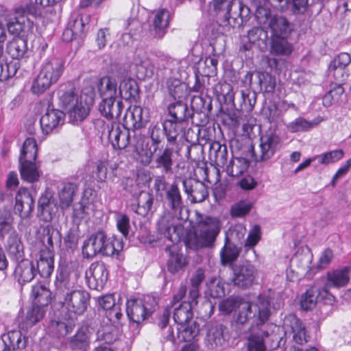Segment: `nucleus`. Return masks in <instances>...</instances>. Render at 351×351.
I'll use <instances>...</instances> for the list:
<instances>
[{
  "label": "nucleus",
  "instance_id": "f257e3e1",
  "mask_svg": "<svg viewBox=\"0 0 351 351\" xmlns=\"http://www.w3.org/2000/svg\"><path fill=\"white\" fill-rule=\"evenodd\" d=\"M237 310V323L243 324L251 319L252 326H261L269 320L271 315L270 300L263 295H259L252 302L242 300Z\"/></svg>",
  "mask_w": 351,
  "mask_h": 351
},
{
  "label": "nucleus",
  "instance_id": "f03ea898",
  "mask_svg": "<svg viewBox=\"0 0 351 351\" xmlns=\"http://www.w3.org/2000/svg\"><path fill=\"white\" fill-rule=\"evenodd\" d=\"M221 227V221L216 217L202 218L197 222L193 233L189 236V244L195 250L213 247Z\"/></svg>",
  "mask_w": 351,
  "mask_h": 351
},
{
  "label": "nucleus",
  "instance_id": "7ed1b4c3",
  "mask_svg": "<svg viewBox=\"0 0 351 351\" xmlns=\"http://www.w3.org/2000/svg\"><path fill=\"white\" fill-rule=\"evenodd\" d=\"M123 249L122 242L118 239H108L102 231L91 234L84 242L82 254L84 257L93 258L97 254L110 256L118 254Z\"/></svg>",
  "mask_w": 351,
  "mask_h": 351
},
{
  "label": "nucleus",
  "instance_id": "20e7f679",
  "mask_svg": "<svg viewBox=\"0 0 351 351\" xmlns=\"http://www.w3.org/2000/svg\"><path fill=\"white\" fill-rule=\"evenodd\" d=\"M64 64L62 60L53 58L45 62L37 77L32 82L31 92L40 95L56 84L62 75Z\"/></svg>",
  "mask_w": 351,
  "mask_h": 351
},
{
  "label": "nucleus",
  "instance_id": "39448f33",
  "mask_svg": "<svg viewBox=\"0 0 351 351\" xmlns=\"http://www.w3.org/2000/svg\"><path fill=\"white\" fill-rule=\"evenodd\" d=\"M259 25H265L271 30V36H289L292 31L291 23L283 16L271 15L266 8H260L255 12Z\"/></svg>",
  "mask_w": 351,
  "mask_h": 351
},
{
  "label": "nucleus",
  "instance_id": "423d86ee",
  "mask_svg": "<svg viewBox=\"0 0 351 351\" xmlns=\"http://www.w3.org/2000/svg\"><path fill=\"white\" fill-rule=\"evenodd\" d=\"M108 138L114 149H123L132 147V151L138 155L139 140L141 137L135 136L130 139V131L124 126L118 124H111L106 126Z\"/></svg>",
  "mask_w": 351,
  "mask_h": 351
},
{
  "label": "nucleus",
  "instance_id": "0eeeda50",
  "mask_svg": "<svg viewBox=\"0 0 351 351\" xmlns=\"http://www.w3.org/2000/svg\"><path fill=\"white\" fill-rule=\"evenodd\" d=\"M156 304L150 296L130 299L126 303V313L130 321L140 324L154 311Z\"/></svg>",
  "mask_w": 351,
  "mask_h": 351
},
{
  "label": "nucleus",
  "instance_id": "6e6552de",
  "mask_svg": "<svg viewBox=\"0 0 351 351\" xmlns=\"http://www.w3.org/2000/svg\"><path fill=\"white\" fill-rule=\"evenodd\" d=\"M7 28L14 38H28L33 32L34 23L27 17L25 9L21 8L16 10L14 16L7 23Z\"/></svg>",
  "mask_w": 351,
  "mask_h": 351
},
{
  "label": "nucleus",
  "instance_id": "1a4fd4ad",
  "mask_svg": "<svg viewBox=\"0 0 351 351\" xmlns=\"http://www.w3.org/2000/svg\"><path fill=\"white\" fill-rule=\"evenodd\" d=\"M282 139L274 130L269 129L260 137V154L257 161H265L272 158L281 148Z\"/></svg>",
  "mask_w": 351,
  "mask_h": 351
},
{
  "label": "nucleus",
  "instance_id": "9d476101",
  "mask_svg": "<svg viewBox=\"0 0 351 351\" xmlns=\"http://www.w3.org/2000/svg\"><path fill=\"white\" fill-rule=\"evenodd\" d=\"M148 134L151 138V146L149 152H140L138 150V160L143 165H148L153 160L154 155L160 149L165 136L162 125L158 124L151 125L148 130Z\"/></svg>",
  "mask_w": 351,
  "mask_h": 351
},
{
  "label": "nucleus",
  "instance_id": "9b49d317",
  "mask_svg": "<svg viewBox=\"0 0 351 351\" xmlns=\"http://www.w3.org/2000/svg\"><path fill=\"white\" fill-rule=\"evenodd\" d=\"M256 274V267L249 262L235 265L232 267L231 282L235 286L246 289L253 285Z\"/></svg>",
  "mask_w": 351,
  "mask_h": 351
},
{
  "label": "nucleus",
  "instance_id": "f8f14e48",
  "mask_svg": "<svg viewBox=\"0 0 351 351\" xmlns=\"http://www.w3.org/2000/svg\"><path fill=\"white\" fill-rule=\"evenodd\" d=\"M177 178L181 180L184 191L191 203L202 202L208 197V187L204 182L179 176Z\"/></svg>",
  "mask_w": 351,
  "mask_h": 351
},
{
  "label": "nucleus",
  "instance_id": "ddd939ff",
  "mask_svg": "<svg viewBox=\"0 0 351 351\" xmlns=\"http://www.w3.org/2000/svg\"><path fill=\"white\" fill-rule=\"evenodd\" d=\"M85 278L90 289H102L108 278V271L104 263H91L86 271Z\"/></svg>",
  "mask_w": 351,
  "mask_h": 351
},
{
  "label": "nucleus",
  "instance_id": "4468645a",
  "mask_svg": "<svg viewBox=\"0 0 351 351\" xmlns=\"http://www.w3.org/2000/svg\"><path fill=\"white\" fill-rule=\"evenodd\" d=\"M90 301L89 293L82 289H75L63 298V304L69 311L76 315H82Z\"/></svg>",
  "mask_w": 351,
  "mask_h": 351
},
{
  "label": "nucleus",
  "instance_id": "2eb2a0df",
  "mask_svg": "<svg viewBox=\"0 0 351 351\" xmlns=\"http://www.w3.org/2000/svg\"><path fill=\"white\" fill-rule=\"evenodd\" d=\"M328 69L332 72L335 78L340 82L348 79L351 74V56L346 52H342L335 56L328 66Z\"/></svg>",
  "mask_w": 351,
  "mask_h": 351
},
{
  "label": "nucleus",
  "instance_id": "dca6fc26",
  "mask_svg": "<svg viewBox=\"0 0 351 351\" xmlns=\"http://www.w3.org/2000/svg\"><path fill=\"white\" fill-rule=\"evenodd\" d=\"M65 114L62 110L49 107L40 119L42 132L49 134L58 130L64 123Z\"/></svg>",
  "mask_w": 351,
  "mask_h": 351
},
{
  "label": "nucleus",
  "instance_id": "f3484780",
  "mask_svg": "<svg viewBox=\"0 0 351 351\" xmlns=\"http://www.w3.org/2000/svg\"><path fill=\"white\" fill-rule=\"evenodd\" d=\"M235 0H213V7L215 10L225 11L223 14V25H229L232 28L239 27L243 22L241 19V13L245 10L248 12L247 8L241 5V3L239 4V9L240 10V18H234L230 16V11L232 5L234 3Z\"/></svg>",
  "mask_w": 351,
  "mask_h": 351
},
{
  "label": "nucleus",
  "instance_id": "a211bd4d",
  "mask_svg": "<svg viewBox=\"0 0 351 351\" xmlns=\"http://www.w3.org/2000/svg\"><path fill=\"white\" fill-rule=\"evenodd\" d=\"M34 207V199L25 187H21L15 196L14 211L21 218H28L32 214Z\"/></svg>",
  "mask_w": 351,
  "mask_h": 351
},
{
  "label": "nucleus",
  "instance_id": "6ab92c4d",
  "mask_svg": "<svg viewBox=\"0 0 351 351\" xmlns=\"http://www.w3.org/2000/svg\"><path fill=\"white\" fill-rule=\"evenodd\" d=\"M177 330V336L175 337L173 330L169 327L165 338L173 343L191 341L198 335L199 328V324L196 322H193L191 324L189 322L186 324L178 325Z\"/></svg>",
  "mask_w": 351,
  "mask_h": 351
},
{
  "label": "nucleus",
  "instance_id": "aec40b11",
  "mask_svg": "<svg viewBox=\"0 0 351 351\" xmlns=\"http://www.w3.org/2000/svg\"><path fill=\"white\" fill-rule=\"evenodd\" d=\"M154 201L153 194L142 191L133 195L130 204V208L135 213L145 217L151 211Z\"/></svg>",
  "mask_w": 351,
  "mask_h": 351
},
{
  "label": "nucleus",
  "instance_id": "412c9836",
  "mask_svg": "<svg viewBox=\"0 0 351 351\" xmlns=\"http://www.w3.org/2000/svg\"><path fill=\"white\" fill-rule=\"evenodd\" d=\"M283 326L286 330L290 329L295 343L302 345L308 341V337L306 335V328L294 314H289L285 317Z\"/></svg>",
  "mask_w": 351,
  "mask_h": 351
},
{
  "label": "nucleus",
  "instance_id": "4be33fe9",
  "mask_svg": "<svg viewBox=\"0 0 351 351\" xmlns=\"http://www.w3.org/2000/svg\"><path fill=\"white\" fill-rule=\"evenodd\" d=\"M350 280V269L345 267L342 269L330 271L326 275V282L323 291L328 293L331 288H341L347 285Z\"/></svg>",
  "mask_w": 351,
  "mask_h": 351
},
{
  "label": "nucleus",
  "instance_id": "5701e85b",
  "mask_svg": "<svg viewBox=\"0 0 351 351\" xmlns=\"http://www.w3.org/2000/svg\"><path fill=\"white\" fill-rule=\"evenodd\" d=\"M54 285L55 294L59 298L63 299L75 289L73 282L70 280L69 272L63 268L58 269Z\"/></svg>",
  "mask_w": 351,
  "mask_h": 351
},
{
  "label": "nucleus",
  "instance_id": "b1692460",
  "mask_svg": "<svg viewBox=\"0 0 351 351\" xmlns=\"http://www.w3.org/2000/svg\"><path fill=\"white\" fill-rule=\"evenodd\" d=\"M132 66L139 80L151 77L154 73V64L145 53H139L134 57Z\"/></svg>",
  "mask_w": 351,
  "mask_h": 351
},
{
  "label": "nucleus",
  "instance_id": "393cba45",
  "mask_svg": "<svg viewBox=\"0 0 351 351\" xmlns=\"http://www.w3.org/2000/svg\"><path fill=\"white\" fill-rule=\"evenodd\" d=\"M159 152L156 153L154 158V162L155 167L160 169L162 173L168 174L172 171V167L173 164V148L169 145L163 149H158Z\"/></svg>",
  "mask_w": 351,
  "mask_h": 351
},
{
  "label": "nucleus",
  "instance_id": "a878e982",
  "mask_svg": "<svg viewBox=\"0 0 351 351\" xmlns=\"http://www.w3.org/2000/svg\"><path fill=\"white\" fill-rule=\"evenodd\" d=\"M189 301H184L179 304L178 306H174L173 311V318L174 322L178 325L186 324L189 323L193 317V308L197 304L193 302L192 299Z\"/></svg>",
  "mask_w": 351,
  "mask_h": 351
},
{
  "label": "nucleus",
  "instance_id": "bb28decb",
  "mask_svg": "<svg viewBox=\"0 0 351 351\" xmlns=\"http://www.w3.org/2000/svg\"><path fill=\"white\" fill-rule=\"evenodd\" d=\"M36 274L35 265L29 259L21 258L17 264L14 276L19 284L23 285L31 282Z\"/></svg>",
  "mask_w": 351,
  "mask_h": 351
},
{
  "label": "nucleus",
  "instance_id": "cd10ccee",
  "mask_svg": "<svg viewBox=\"0 0 351 351\" xmlns=\"http://www.w3.org/2000/svg\"><path fill=\"white\" fill-rule=\"evenodd\" d=\"M168 111L171 117L170 120L186 124L189 119H191L194 123L195 114L191 112L186 104L180 101L170 104L168 106Z\"/></svg>",
  "mask_w": 351,
  "mask_h": 351
},
{
  "label": "nucleus",
  "instance_id": "c85d7f7f",
  "mask_svg": "<svg viewBox=\"0 0 351 351\" xmlns=\"http://www.w3.org/2000/svg\"><path fill=\"white\" fill-rule=\"evenodd\" d=\"M123 109V102L117 100V98H102V101L99 106L101 114L108 119L119 118Z\"/></svg>",
  "mask_w": 351,
  "mask_h": 351
},
{
  "label": "nucleus",
  "instance_id": "c756f323",
  "mask_svg": "<svg viewBox=\"0 0 351 351\" xmlns=\"http://www.w3.org/2000/svg\"><path fill=\"white\" fill-rule=\"evenodd\" d=\"M41 242L43 246L40 251L54 254V245L60 242V233L52 226L47 225L43 228Z\"/></svg>",
  "mask_w": 351,
  "mask_h": 351
},
{
  "label": "nucleus",
  "instance_id": "7c9ffc66",
  "mask_svg": "<svg viewBox=\"0 0 351 351\" xmlns=\"http://www.w3.org/2000/svg\"><path fill=\"white\" fill-rule=\"evenodd\" d=\"M241 246L235 244L230 241L228 236H226L224 245L220 250V261L222 265L226 266L232 264L237 261L239 256Z\"/></svg>",
  "mask_w": 351,
  "mask_h": 351
},
{
  "label": "nucleus",
  "instance_id": "2f4dec72",
  "mask_svg": "<svg viewBox=\"0 0 351 351\" xmlns=\"http://www.w3.org/2000/svg\"><path fill=\"white\" fill-rule=\"evenodd\" d=\"M6 235L5 249L9 254L16 261L22 258L24 256L23 245L16 231H11Z\"/></svg>",
  "mask_w": 351,
  "mask_h": 351
},
{
  "label": "nucleus",
  "instance_id": "473e14b6",
  "mask_svg": "<svg viewBox=\"0 0 351 351\" xmlns=\"http://www.w3.org/2000/svg\"><path fill=\"white\" fill-rule=\"evenodd\" d=\"M90 335L89 326H82L71 337L69 346L73 350H86L89 346Z\"/></svg>",
  "mask_w": 351,
  "mask_h": 351
},
{
  "label": "nucleus",
  "instance_id": "72a5a7b5",
  "mask_svg": "<svg viewBox=\"0 0 351 351\" xmlns=\"http://www.w3.org/2000/svg\"><path fill=\"white\" fill-rule=\"evenodd\" d=\"M169 13L165 9L160 10L154 14L153 28L152 29L154 37L161 39L166 33V28L169 25Z\"/></svg>",
  "mask_w": 351,
  "mask_h": 351
},
{
  "label": "nucleus",
  "instance_id": "f704fd0d",
  "mask_svg": "<svg viewBox=\"0 0 351 351\" xmlns=\"http://www.w3.org/2000/svg\"><path fill=\"white\" fill-rule=\"evenodd\" d=\"M21 178L28 182H37L40 176L39 165L36 161H19Z\"/></svg>",
  "mask_w": 351,
  "mask_h": 351
},
{
  "label": "nucleus",
  "instance_id": "c9c22d12",
  "mask_svg": "<svg viewBox=\"0 0 351 351\" xmlns=\"http://www.w3.org/2000/svg\"><path fill=\"white\" fill-rule=\"evenodd\" d=\"M165 199L169 208L175 213L180 212L183 205V200L178 184L172 183L167 189Z\"/></svg>",
  "mask_w": 351,
  "mask_h": 351
},
{
  "label": "nucleus",
  "instance_id": "e433bc0d",
  "mask_svg": "<svg viewBox=\"0 0 351 351\" xmlns=\"http://www.w3.org/2000/svg\"><path fill=\"white\" fill-rule=\"evenodd\" d=\"M54 255L51 252L40 251L39 258L36 263V273L43 278H48L51 276L54 269Z\"/></svg>",
  "mask_w": 351,
  "mask_h": 351
},
{
  "label": "nucleus",
  "instance_id": "4c0bfd02",
  "mask_svg": "<svg viewBox=\"0 0 351 351\" xmlns=\"http://www.w3.org/2000/svg\"><path fill=\"white\" fill-rule=\"evenodd\" d=\"M27 39L14 38L8 43L6 51L12 59L20 60L27 53Z\"/></svg>",
  "mask_w": 351,
  "mask_h": 351
},
{
  "label": "nucleus",
  "instance_id": "58836bf2",
  "mask_svg": "<svg viewBox=\"0 0 351 351\" xmlns=\"http://www.w3.org/2000/svg\"><path fill=\"white\" fill-rule=\"evenodd\" d=\"M98 90L101 98H117L119 95L117 80L110 76H104L100 79Z\"/></svg>",
  "mask_w": 351,
  "mask_h": 351
},
{
  "label": "nucleus",
  "instance_id": "ea45409f",
  "mask_svg": "<svg viewBox=\"0 0 351 351\" xmlns=\"http://www.w3.org/2000/svg\"><path fill=\"white\" fill-rule=\"evenodd\" d=\"M165 251L169 255L167 268L171 273H176L182 269L186 265L184 256L177 252L175 245L167 246Z\"/></svg>",
  "mask_w": 351,
  "mask_h": 351
},
{
  "label": "nucleus",
  "instance_id": "a19ab883",
  "mask_svg": "<svg viewBox=\"0 0 351 351\" xmlns=\"http://www.w3.org/2000/svg\"><path fill=\"white\" fill-rule=\"evenodd\" d=\"M249 165L250 162L247 159L243 157H232L224 167L229 176L239 177L247 170Z\"/></svg>",
  "mask_w": 351,
  "mask_h": 351
},
{
  "label": "nucleus",
  "instance_id": "79ce46f5",
  "mask_svg": "<svg viewBox=\"0 0 351 351\" xmlns=\"http://www.w3.org/2000/svg\"><path fill=\"white\" fill-rule=\"evenodd\" d=\"M276 8L281 11L290 10L293 14L305 12L308 0H273Z\"/></svg>",
  "mask_w": 351,
  "mask_h": 351
},
{
  "label": "nucleus",
  "instance_id": "37998d69",
  "mask_svg": "<svg viewBox=\"0 0 351 351\" xmlns=\"http://www.w3.org/2000/svg\"><path fill=\"white\" fill-rule=\"evenodd\" d=\"M66 112L69 122L75 125L82 122L88 117L90 112V108L86 103L79 101L76 105H74L73 107H71Z\"/></svg>",
  "mask_w": 351,
  "mask_h": 351
},
{
  "label": "nucleus",
  "instance_id": "c03bdc74",
  "mask_svg": "<svg viewBox=\"0 0 351 351\" xmlns=\"http://www.w3.org/2000/svg\"><path fill=\"white\" fill-rule=\"evenodd\" d=\"M289 36H271L270 53L274 55L287 56L291 53L292 46L288 42Z\"/></svg>",
  "mask_w": 351,
  "mask_h": 351
},
{
  "label": "nucleus",
  "instance_id": "a18cd8bd",
  "mask_svg": "<svg viewBox=\"0 0 351 351\" xmlns=\"http://www.w3.org/2000/svg\"><path fill=\"white\" fill-rule=\"evenodd\" d=\"M77 190V185L75 183L66 182L64 184L58 193L60 205L62 209H67L70 207Z\"/></svg>",
  "mask_w": 351,
  "mask_h": 351
},
{
  "label": "nucleus",
  "instance_id": "49530a36",
  "mask_svg": "<svg viewBox=\"0 0 351 351\" xmlns=\"http://www.w3.org/2000/svg\"><path fill=\"white\" fill-rule=\"evenodd\" d=\"M119 95L122 99L130 100L135 99L139 92L138 86L136 82L131 78L123 79L119 85Z\"/></svg>",
  "mask_w": 351,
  "mask_h": 351
},
{
  "label": "nucleus",
  "instance_id": "de8ad7c7",
  "mask_svg": "<svg viewBox=\"0 0 351 351\" xmlns=\"http://www.w3.org/2000/svg\"><path fill=\"white\" fill-rule=\"evenodd\" d=\"M2 341L5 348L9 350L22 349L25 347V342L22 341V334L19 330L9 331L1 336Z\"/></svg>",
  "mask_w": 351,
  "mask_h": 351
},
{
  "label": "nucleus",
  "instance_id": "09e8293b",
  "mask_svg": "<svg viewBox=\"0 0 351 351\" xmlns=\"http://www.w3.org/2000/svg\"><path fill=\"white\" fill-rule=\"evenodd\" d=\"M37 152L38 148L36 140L33 138H27L21 149L19 161H36Z\"/></svg>",
  "mask_w": 351,
  "mask_h": 351
},
{
  "label": "nucleus",
  "instance_id": "8fccbe9b",
  "mask_svg": "<svg viewBox=\"0 0 351 351\" xmlns=\"http://www.w3.org/2000/svg\"><path fill=\"white\" fill-rule=\"evenodd\" d=\"M214 93L219 99H223L226 104H233L234 101V93L232 86L227 82H219L214 87Z\"/></svg>",
  "mask_w": 351,
  "mask_h": 351
},
{
  "label": "nucleus",
  "instance_id": "3c124183",
  "mask_svg": "<svg viewBox=\"0 0 351 351\" xmlns=\"http://www.w3.org/2000/svg\"><path fill=\"white\" fill-rule=\"evenodd\" d=\"M313 260V254L309 252L297 253L291 259V264L295 267L299 271H308L311 269V264Z\"/></svg>",
  "mask_w": 351,
  "mask_h": 351
},
{
  "label": "nucleus",
  "instance_id": "603ef678",
  "mask_svg": "<svg viewBox=\"0 0 351 351\" xmlns=\"http://www.w3.org/2000/svg\"><path fill=\"white\" fill-rule=\"evenodd\" d=\"M247 38L250 43L257 45L261 49L267 48L268 34L262 27H255L248 31Z\"/></svg>",
  "mask_w": 351,
  "mask_h": 351
},
{
  "label": "nucleus",
  "instance_id": "864d4df0",
  "mask_svg": "<svg viewBox=\"0 0 351 351\" xmlns=\"http://www.w3.org/2000/svg\"><path fill=\"white\" fill-rule=\"evenodd\" d=\"M206 341L211 348L221 346L224 342L221 325H214L209 327Z\"/></svg>",
  "mask_w": 351,
  "mask_h": 351
},
{
  "label": "nucleus",
  "instance_id": "5fc2aeb1",
  "mask_svg": "<svg viewBox=\"0 0 351 351\" xmlns=\"http://www.w3.org/2000/svg\"><path fill=\"white\" fill-rule=\"evenodd\" d=\"M191 106L193 114L210 112L212 110V99L207 95H194L191 100Z\"/></svg>",
  "mask_w": 351,
  "mask_h": 351
},
{
  "label": "nucleus",
  "instance_id": "6e6d98bb",
  "mask_svg": "<svg viewBox=\"0 0 351 351\" xmlns=\"http://www.w3.org/2000/svg\"><path fill=\"white\" fill-rule=\"evenodd\" d=\"M133 126L135 129H141L149 120V111L141 106H134L131 110Z\"/></svg>",
  "mask_w": 351,
  "mask_h": 351
},
{
  "label": "nucleus",
  "instance_id": "4d7b16f0",
  "mask_svg": "<svg viewBox=\"0 0 351 351\" xmlns=\"http://www.w3.org/2000/svg\"><path fill=\"white\" fill-rule=\"evenodd\" d=\"M204 278V271L202 269H197L191 278L190 281L191 287L189 293V299H192L193 302H196V300L199 298V287Z\"/></svg>",
  "mask_w": 351,
  "mask_h": 351
},
{
  "label": "nucleus",
  "instance_id": "13d9d810",
  "mask_svg": "<svg viewBox=\"0 0 351 351\" xmlns=\"http://www.w3.org/2000/svg\"><path fill=\"white\" fill-rule=\"evenodd\" d=\"M319 291L316 287H311L302 295L300 300L301 308L305 311L313 309L317 302Z\"/></svg>",
  "mask_w": 351,
  "mask_h": 351
},
{
  "label": "nucleus",
  "instance_id": "bf43d9fd",
  "mask_svg": "<svg viewBox=\"0 0 351 351\" xmlns=\"http://www.w3.org/2000/svg\"><path fill=\"white\" fill-rule=\"evenodd\" d=\"M20 63L18 61L5 62L0 58V82H5L14 77L19 69Z\"/></svg>",
  "mask_w": 351,
  "mask_h": 351
},
{
  "label": "nucleus",
  "instance_id": "052dcab7",
  "mask_svg": "<svg viewBox=\"0 0 351 351\" xmlns=\"http://www.w3.org/2000/svg\"><path fill=\"white\" fill-rule=\"evenodd\" d=\"M84 23L81 16H77L72 19L69 23V27L64 30L62 34V39L66 42L71 40V38H65L66 35L80 36L84 32Z\"/></svg>",
  "mask_w": 351,
  "mask_h": 351
},
{
  "label": "nucleus",
  "instance_id": "680f3d73",
  "mask_svg": "<svg viewBox=\"0 0 351 351\" xmlns=\"http://www.w3.org/2000/svg\"><path fill=\"white\" fill-rule=\"evenodd\" d=\"M78 95L71 88L66 91H59V104L65 110H69L79 101Z\"/></svg>",
  "mask_w": 351,
  "mask_h": 351
},
{
  "label": "nucleus",
  "instance_id": "e2e57ef3",
  "mask_svg": "<svg viewBox=\"0 0 351 351\" xmlns=\"http://www.w3.org/2000/svg\"><path fill=\"white\" fill-rule=\"evenodd\" d=\"M178 228L167 221L165 219L158 223V230L161 234L171 241L178 240L179 234L177 232Z\"/></svg>",
  "mask_w": 351,
  "mask_h": 351
},
{
  "label": "nucleus",
  "instance_id": "0e129e2a",
  "mask_svg": "<svg viewBox=\"0 0 351 351\" xmlns=\"http://www.w3.org/2000/svg\"><path fill=\"white\" fill-rule=\"evenodd\" d=\"M93 190L90 189H85L83 193L81 201L74 204L72 217L75 223H77L80 222V221L84 218L85 215L87 213V204H86L85 198L88 193L91 194Z\"/></svg>",
  "mask_w": 351,
  "mask_h": 351
},
{
  "label": "nucleus",
  "instance_id": "69168bd1",
  "mask_svg": "<svg viewBox=\"0 0 351 351\" xmlns=\"http://www.w3.org/2000/svg\"><path fill=\"white\" fill-rule=\"evenodd\" d=\"M32 295L35 300L36 304L47 306L49 302V291L43 285H36L32 287Z\"/></svg>",
  "mask_w": 351,
  "mask_h": 351
},
{
  "label": "nucleus",
  "instance_id": "338daca9",
  "mask_svg": "<svg viewBox=\"0 0 351 351\" xmlns=\"http://www.w3.org/2000/svg\"><path fill=\"white\" fill-rule=\"evenodd\" d=\"M211 152H214L215 162L218 166L224 167L228 163V149L225 144L214 142L211 145Z\"/></svg>",
  "mask_w": 351,
  "mask_h": 351
},
{
  "label": "nucleus",
  "instance_id": "774afa93",
  "mask_svg": "<svg viewBox=\"0 0 351 351\" xmlns=\"http://www.w3.org/2000/svg\"><path fill=\"white\" fill-rule=\"evenodd\" d=\"M343 151L339 149L317 155L315 159H317L318 162L321 165H328L340 160L343 157Z\"/></svg>",
  "mask_w": 351,
  "mask_h": 351
}]
</instances>
